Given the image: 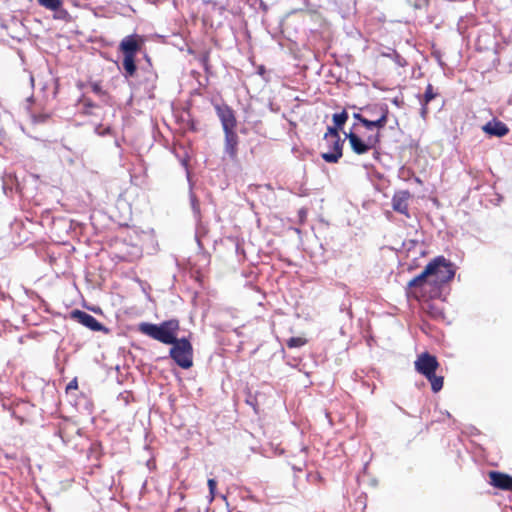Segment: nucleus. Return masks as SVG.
<instances>
[{"label": "nucleus", "instance_id": "3", "mask_svg": "<svg viewBox=\"0 0 512 512\" xmlns=\"http://www.w3.org/2000/svg\"><path fill=\"white\" fill-rule=\"evenodd\" d=\"M345 135L349 140L353 152L358 155L365 154L369 150L374 149L380 141L379 133L369 135L364 140L353 132L346 133Z\"/></svg>", "mask_w": 512, "mask_h": 512}, {"label": "nucleus", "instance_id": "16", "mask_svg": "<svg viewBox=\"0 0 512 512\" xmlns=\"http://www.w3.org/2000/svg\"><path fill=\"white\" fill-rule=\"evenodd\" d=\"M135 57L136 56H129V55H126L124 56L123 58V68H124V76L126 78L128 77H133L134 74L136 73V70H137V67H136V64H135Z\"/></svg>", "mask_w": 512, "mask_h": 512}, {"label": "nucleus", "instance_id": "10", "mask_svg": "<svg viewBox=\"0 0 512 512\" xmlns=\"http://www.w3.org/2000/svg\"><path fill=\"white\" fill-rule=\"evenodd\" d=\"M409 198H410V193L406 190L396 192L392 198L393 209L408 217L409 216V213H408Z\"/></svg>", "mask_w": 512, "mask_h": 512}, {"label": "nucleus", "instance_id": "11", "mask_svg": "<svg viewBox=\"0 0 512 512\" xmlns=\"http://www.w3.org/2000/svg\"><path fill=\"white\" fill-rule=\"evenodd\" d=\"M380 110V116L375 120H369L365 118L364 121H362V125L368 129L372 130L374 128L382 129L385 127L387 123V117H388V107L386 105H381L379 107Z\"/></svg>", "mask_w": 512, "mask_h": 512}, {"label": "nucleus", "instance_id": "1", "mask_svg": "<svg viewBox=\"0 0 512 512\" xmlns=\"http://www.w3.org/2000/svg\"><path fill=\"white\" fill-rule=\"evenodd\" d=\"M179 322L176 319L164 321L160 324L143 322L139 325V331L163 344H172L176 341V333Z\"/></svg>", "mask_w": 512, "mask_h": 512}, {"label": "nucleus", "instance_id": "15", "mask_svg": "<svg viewBox=\"0 0 512 512\" xmlns=\"http://www.w3.org/2000/svg\"><path fill=\"white\" fill-rule=\"evenodd\" d=\"M435 264H427L424 270L408 282V287H421L428 278L432 277Z\"/></svg>", "mask_w": 512, "mask_h": 512}, {"label": "nucleus", "instance_id": "21", "mask_svg": "<svg viewBox=\"0 0 512 512\" xmlns=\"http://www.w3.org/2000/svg\"><path fill=\"white\" fill-rule=\"evenodd\" d=\"M436 97V93L433 91V87L431 84H428L426 87V91L420 100V102H425V104H428L430 101H432Z\"/></svg>", "mask_w": 512, "mask_h": 512}, {"label": "nucleus", "instance_id": "30", "mask_svg": "<svg viewBox=\"0 0 512 512\" xmlns=\"http://www.w3.org/2000/svg\"><path fill=\"white\" fill-rule=\"evenodd\" d=\"M353 117L358 120L361 124H362V121L365 120V117H363L360 113H354L353 114Z\"/></svg>", "mask_w": 512, "mask_h": 512}, {"label": "nucleus", "instance_id": "20", "mask_svg": "<svg viewBox=\"0 0 512 512\" xmlns=\"http://www.w3.org/2000/svg\"><path fill=\"white\" fill-rule=\"evenodd\" d=\"M39 4L50 10H57L61 6L60 0H38Z\"/></svg>", "mask_w": 512, "mask_h": 512}, {"label": "nucleus", "instance_id": "13", "mask_svg": "<svg viewBox=\"0 0 512 512\" xmlns=\"http://www.w3.org/2000/svg\"><path fill=\"white\" fill-rule=\"evenodd\" d=\"M491 484L504 490H512V477L500 472L492 471L489 474Z\"/></svg>", "mask_w": 512, "mask_h": 512}, {"label": "nucleus", "instance_id": "4", "mask_svg": "<svg viewBox=\"0 0 512 512\" xmlns=\"http://www.w3.org/2000/svg\"><path fill=\"white\" fill-rule=\"evenodd\" d=\"M428 264L436 265L434 266V271L431 277L434 278L433 282L435 284L446 283L450 281L455 275V271L453 269L452 264L442 256L436 257Z\"/></svg>", "mask_w": 512, "mask_h": 512}, {"label": "nucleus", "instance_id": "17", "mask_svg": "<svg viewBox=\"0 0 512 512\" xmlns=\"http://www.w3.org/2000/svg\"><path fill=\"white\" fill-rule=\"evenodd\" d=\"M427 312L434 319H437V320L444 319L443 308L435 303H431L428 305Z\"/></svg>", "mask_w": 512, "mask_h": 512}, {"label": "nucleus", "instance_id": "14", "mask_svg": "<svg viewBox=\"0 0 512 512\" xmlns=\"http://www.w3.org/2000/svg\"><path fill=\"white\" fill-rule=\"evenodd\" d=\"M225 145L224 150L225 153L231 158L234 159L237 155V145H238V136L233 131H225Z\"/></svg>", "mask_w": 512, "mask_h": 512}, {"label": "nucleus", "instance_id": "5", "mask_svg": "<svg viewBox=\"0 0 512 512\" xmlns=\"http://www.w3.org/2000/svg\"><path fill=\"white\" fill-rule=\"evenodd\" d=\"M414 364L416 371L425 377L432 376L439 366L436 357L428 352L420 354Z\"/></svg>", "mask_w": 512, "mask_h": 512}, {"label": "nucleus", "instance_id": "8", "mask_svg": "<svg viewBox=\"0 0 512 512\" xmlns=\"http://www.w3.org/2000/svg\"><path fill=\"white\" fill-rule=\"evenodd\" d=\"M141 42L142 39L138 35H129L122 39L119 49L124 56H136L137 52L140 50Z\"/></svg>", "mask_w": 512, "mask_h": 512}, {"label": "nucleus", "instance_id": "2", "mask_svg": "<svg viewBox=\"0 0 512 512\" xmlns=\"http://www.w3.org/2000/svg\"><path fill=\"white\" fill-rule=\"evenodd\" d=\"M170 349V357L178 366L183 369H189L193 365V348L186 338L176 339Z\"/></svg>", "mask_w": 512, "mask_h": 512}, {"label": "nucleus", "instance_id": "23", "mask_svg": "<svg viewBox=\"0 0 512 512\" xmlns=\"http://www.w3.org/2000/svg\"><path fill=\"white\" fill-rule=\"evenodd\" d=\"M338 129L339 128H337V126L336 127H328L327 132L324 135V139L326 141H330V140H333L336 138H340Z\"/></svg>", "mask_w": 512, "mask_h": 512}, {"label": "nucleus", "instance_id": "18", "mask_svg": "<svg viewBox=\"0 0 512 512\" xmlns=\"http://www.w3.org/2000/svg\"><path fill=\"white\" fill-rule=\"evenodd\" d=\"M427 380L431 383V388L433 392H439L443 387V377L436 376L435 373L432 376L426 377Z\"/></svg>", "mask_w": 512, "mask_h": 512}, {"label": "nucleus", "instance_id": "7", "mask_svg": "<svg viewBox=\"0 0 512 512\" xmlns=\"http://www.w3.org/2000/svg\"><path fill=\"white\" fill-rule=\"evenodd\" d=\"M72 318L83 326L91 329L92 331H104L106 328L92 315L81 311L75 310L72 312Z\"/></svg>", "mask_w": 512, "mask_h": 512}, {"label": "nucleus", "instance_id": "12", "mask_svg": "<svg viewBox=\"0 0 512 512\" xmlns=\"http://www.w3.org/2000/svg\"><path fill=\"white\" fill-rule=\"evenodd\" d=\"M483 131L491 136L503 137L508 134L509 128L501 121L492 120L483 126Z\"/></svg>", "mask_w": 512, "mask_h": 512}, {"label": "nucleus", "instance_id": "25", "mask_svg": "<svg viewBox=\"0 0 512 512\" xmlns=\"http://www.w3.org/2000/svg\"><path fill=\"white\" fill-rule=\"evenodd\" d=\"M47 117H48L47 115L40 114V115H33L32 119H33L34 123H41V122H45Z\"/></svg>", "mask_w": 512, "mask_h": 512}, {"label": "nucleus", "instance_id": "26", "mask_svg": "<svg viewBox=\"0 0 512 512\" xmlns=\"http://www.w3.org/2000/svg\"><path fill=\"white\" fill-rule=\"evenodd\" d=\"M192 209L195 213L199 212V204L194 196H191Z\"/></svg>", "mask_w": 512, "mask_h": 512}, {"label": "nucleus", "instance_id": "24", "mask_svg": "<svg viewBox=\"0 0 512 512\" xmlns=\"http://www.w3.org/2000/svg\"><path fill=\"white\" fill-rule=\"evenodd\" d=\"M208 487H209V492H210L211 498L213 499L214 498L215 489H216V481L214 479H209L208 480Z\"/></svg>", "mask_w": 512, "mask_h": 512}, {"label": "nucleus", "instance_id": "19", "mask_svg": "<svg viewBox=\"0 0 512 512\" xmlns=\"http://www.w3.org/2000/svg\"><path fill=\"white\" fill-rule=\"evenodd\" d=\"M347 119H348V114L346 111H342L341 113H336L333 115V121L335 123V126H337V128H341L345 124Z\"/></svg>", "mask_w": 512, "mask_h": 512}, {"label": "nucleus", "instance_id": "9", "mask_svg": "<svg viewBox=\"0 0 512 512\" xmlns=\"http://www.w3.org/2000/svg\"><path fill=\"white\" fill-rule=\"evenodd\" d=\"M332 151L322 153V158L328 163H337L342 157V146L343 141L340 138H336L327 141Z\"/></svg>", "mask_w": 512, "mask_h": 512}, {"label": "nucleus", "instance_id": "28", "mask_svg": "<svg viewBox=\"0 0 512 512\" xmlns=\"http://www.w3.org/2000/svg\"><path fill=\"white\" fill-rule=\"evenodd\" d=\"M92 89L97 94H101L102 93V88H101L100 84H98V83H94L92 85Z\"/></svg>", "mask_w": 512, "mask_h": 512}, {"label": "nucleus", "instance_id": "27", "mask_svg": "<svg viewBox=\"0 0 512 512\" xmlns=\"http://www.w3.org/2000/svg\"><path fill=\"white\" fill-rule=\"evenodd\" d=\"M421 105H422V107H421V116L423 118H425L426 114L428 113L427 104H425V102H421Z\"/></svg>", "mask_w": 512, "mask_h": 512}, {"label": "nucleus", "instance_id": "22", "mask_svg": "<svg viewBox=\"0 0 512 512\" xmlns=\"http://www.w3.org/2000/svg\"><path fill=\"white\" fill-rule=\"evenodd\" d=\"M306 340L301 337H292L287 341V346L289 348H297L305 345Z\"/></svg>", "mask_w": 512, "mask_h": 512}, {"label": "nucleus", "instance_id": "29", "mask_svg": "<svg viewBox=\"0 0 512 512\" xmlns=\"http://www.w3.org/2000/svg\"><path fill=\"white\" fill-rule=\"evenodd\" d=\"M77 388V381L76 379L72 380L68 385H67V390L69 389H76Z\"/></svg>", "mask_w": 512, "mask_h": 512}, {"label": "nucleus", "instance_id": "6", "mask_svg": "<svg viewBox=\"0 0 512 512\" xmlns=\"http://www.w3.org/2000/svg\"><path fill=\"white\" fill-rule=\"evenodd\" d=\"M217 116L219 117L223 131H233L236 127V118L233 110L228 105H215Z\"/></svg>", "mask_w": 512, "mask_h": 512}]
</instances>
